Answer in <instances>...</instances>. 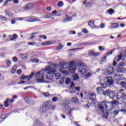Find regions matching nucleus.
Here are the masks:
<instances>
[{
    "label": "nucleus",
    "instance_id": "nucleus-7",
    "mask_svg": "<svg viewBox=\"0 0 126 126\" xmlns=\"http://www.w3.org/2000/svg\"><path fill=\"white\" fill-rule=\"evenodd\" d=\"M60 66L62 69H67L69 67V64L67 62H61L60 63Z\"/></svg>",
    "mask_w": 126,
    "mask_h": 126
},
{
    "label": "nucleus",
    "instance_id": "nucleus-23",
    "mask_svg": "<svg viewBox=\"0 0 126 126\" xmlns=\"http://www.w3.org/2000/svg\"><path fill=\"white\" fill-rule=\"evenodd\" d=\"M75 70H76V67H68V71L70 72V73H74V72H75Z\"/></svg>",
    "mask_w": 126,
    "mask_h": 126
},
{
    "label": "nucleus",
    "instance_id": "nucleus-6",
    "mask_svg": "<svg viewBox=\"0 0 126 126\" xmlns=\"http://www.w3.org/2000/svg\"><path fill=\"white\" fill-rule=\"evenodd\" d=\"M44 104L46 106V108L49 109V110H53L56 109V105H53V102H52V101L48 100L45 102Z\"/></svg>",
    "mask_w": 126,
    "mask_h": 126
},
{
    "label": "nucleus",
    "instance_id": "nucleus-49",
    "mask_svg": "<svg viewBox=\"0 0 126 126\" xmlns=\"http://www.w3.org/2000/svg\"><path fill=\"white\" fill-rule=\"evenodd\" d=\"M87 78H89L91 76L92 74L90 72H88L87 74L84 75Z\"/></svg>",
    "mask_w": 126,
    "mask_h": 126
},
{
    "label": "nucleus",
    "instance_id": "nucleus-19",
    "mask_svg": "<svg viewBox=\"0 0 126 126\" xmlns=\"http://www.w3.org/2000/svg\"><path fill=\"white\" fill-rule=\"evenodd\" d=\"M52 44H53V42L52 41H46L42 43V46H49Z\"/></svg>",
    "mask_w": 126,
    "mask_h": 126
},
{
    "label": "nucleus",
    "instance_id": "nucleus-51",
    "mask_svg": "<svg viewBox=\"0 0 126 126\" xmlns=\"http://www.w3.org/2000/svg\"><path fill=\"white\" fill-rule=\"evenodd\" d=\"M0 19H1L2 20H7V18L5 17H4L2 15H0Z\"/></svg>",
    "mask_w": 126,
    "mask_h": 126
},
{
    "label": "nucleus",
    "instance_id": "nucleus-26",
    "mask_svg": "<svg viewBox=\"0 0 126 126\" xmlns=\"http://www.w3.org/2000/svg\"><path fill=\"white\" fill-rule=\"evenodd\" d=\"M69 65H70L69 67H76V66H75V63L74 62V61H71L69 63Z\"/></svg>",
    "mask_w": 126,
    "mask_h": 126
},
{
    "label": "nucleus",
    "instance_id": "nucleus-8",
    "mask_svg": "<svg viewBox=\"0 0 126 126\" xmlns=\"http://www.w3.org/2000/svg\"><path fill=\"white\" fill-rule=\"evenodd\" d=\"M32 8H34V4L31 2L27 4L24 7L25 10H30Z\"/></svg>",
    "mask_w": 126,
    "mask_h": 126
},
{
    "label": "nucleus",
    "instance_id": "nucleus-13",
    "mask_svg": "<svg viewBox=\"0 0 126 126\" xmlns=\"http://www.w3.org/2000/svg\"><path fill=\"white\" fill-rule=\"evenodd\" d=\"M123 91H124V89H121L118 92L117 98V99H121L123 98Z\"/></svg>",
    "mask_w": 126,
    "mask_h": 126
},
{
    "label": "nucleus",
    "instance_id": "nucleus-12",
    "mask_svg": "<svg viewBox=\"0 0 126 126\" xmlns=\"http://www.w3.org/2000/svg\"><path fill=\"white\" fill-rule=\"evenodd\" d=\"M88 54H90V56H93V57H97V56L100 55V53H94V50H91L88 51Z\"/></svg>",
    "mask_w": 126,
    "mask_h": 126
},
{
    "label": "nucleus",
    "instance_id": "nucleus-9",
    "mask_svg": "<svg viewBox=\"0 0 126 126\" xmlns=\"http://www.w3.org/2000/svg\"><path fill=\"white\" fill-rule=\"evenodd\" d=\"M35 75V73L34 72H32L31 74L29 76H25V75H22L20 77V79H21L22 80H24V79H26V78H28L29 79H30V78H32Z\"/></svg>",
    "mask_w": 126,
    "mask_h": 126
},
{
    "label": "nucleus",
    "instance_id": "nucleus-2",
    "mask_svg": "<svg viewBox=\"0 0 126 126\" xmlns=\"http://www.w3.org/2000/svg\"><path fill=\"white\" fill-rule=\"evenodd\" d=\"M116 104H117V101H113V102H109L103 101L98 105V108L103 113L102 117L103 119H107L108 116L109 115V112H104V109L105 108L106 110H112L113 108L115 106Z\"/></svg>",
    "mask_w": 126,
    "mask_h": 126
},
{
    "label": "nucleus",
    "instance_id": "nucleus-21",
    "mask_svg": "<svg viewBox=\"0 0 126 126\" xmlns=\"http://www.w3.org/2000/svg\"><path fill=\"white\" fill-rule=\"evenodd\" d=\"M123 59V54H120L115 57V61L116 62H120Z\"/></svg>",
    "mask_w": 126,
    "mask_h": 126
},
{
    "label": "nucleus",
    "instance_id": "nucleus-37",
    "mask_svg": "<svg viewBox=\"0 0 126 126\" xmlns=\"http://www.w3.org/2000/svg\"><path fill=\"white\" fill-rule=\"evenodd\" d=\"M100 86L102 88H107V87L108 86V85L107 84V83H101L100 84Z\"/></svg>",
    "mask_w": 126,
    "mask_h": 126
},
{
    "label": "nucleus",
    "instance_id": "nucleus-52",
    "mask_svg": "<svg viewBox=\"0 0 126 126\" xmlns=\"http://www.w3.org/2000/svg\"><path fill=\"white\" fill-rule=\"evenodd\" d=\"M72 111H74V108H72L70 109L68 113L69 117H72V115H71V112H72Z\"/></svg>",
    "mask_w": 126,
    "mask_h": 126
},
{
    "label": "nucleus",
    "instance_id": "nucleus-50",
    "mask_svg": "<svg viewBox=\"0 0 126 126\" xmlns=\"http://www.w3.org/2000/svg\"><path fill=\"white\" fill-rule=\"evenodd\" d=\"M28 45H31V46H35V45H36V42H29L28 43Z\"/></svg>",
    "mask_w": 126,
    "mask_h": 126
},
{
    "label": "nucleus",
    "instance_id": "nucleus-33",
    "mask_svg": "<svg viewBox=\"0 0 126 126\" xmlns=\"http://www.w3.org/2000/svg\"><path fill=\"white\" fill-rule=\"evenodd\" d=\"M64 79H65V76H63L61 80L60 81V84H63V82H64Z\"/></svg>",
    "mask_w": 126,
    "mask_h": 126
},
{
    "label": "nucleus",
    "instance_id": "nucleus-24",
    "mask_svg": "<svg viewBox=\"0 0 126 126\" xmlns=\"http://www.w3.org/2000/svg\"><path fill=\"white\" fill-rule=\"evenodd\" d=\"M71 101L73 103H75V104H77L79 102V100L76 97H72L71 98Z\"/></svg>",
    "mask_w": 126,
    "mask_h": 126
},
{
    "label": "nucleus",
    "instance_id": "nucleus-14",
    "mask_svg": "<svg viewBox=\"0 0 126 126\" xmlns=\"http://www.w3.org/2000/svg\"><path fill=\"white\" fill-rule=\"evenodd\" d=\"M122 75L120 74H116L114 75V78L117 81H120V80H122L123 79H122Z\"/></svg>",
    "mask_w": 126,
    "mask_h": 126
},
{
    "label": "nucleus",
    "instance_id": "nucleus-40",
    "mask_svg": "<svg viewBox=\"0 0 126 126\" xmlns=\"http://www.w3.org/2000/svg\"><path fill=\"white\" fill-rule=\"evenodd\" d=\"M117 72H123V67H120V66H118L117 67Z\"/></svg>",
    "mask_w": 126,
    "mask_h": 126
},
{
    "label": "nucleus",
    "instance_id": "nucleus-18",
    "mask_svg": "<svg viewBox=\"0 0 126 126\" xmlns=\"http://www.w3.org/2000/svg\"><path fill=\"white\" fill-rule=\"evenodd\" d=\"M43 126V124L41 123L39 120H35L34 123L33 124V126Z\"/></svg>",
    "mask_w": 126,
    "mask_h": 126
},
{
    "label": "nucleus",
    "instance_id": "nucleus-42",
    "mask_svg": "<svg viewBox=\"0 0 126 126\" xmlns=\"http://www.w3.org/2000/svg\"><path fill=\"white\" fill-rule=\"evenodd\" d=\"M70 81H71L70 78H67L65 80V84H66V85H68V84H69V83H70Z\"/></svg>",
    "mask_w": 126,
    "mask_h": 126
},
{
    "label": "nucleus",
    "instance_id": "nucleus-34",
    "mask_svg": "<svg viewBox=\"0 0 126 126\" xmlns=\"http://www.w3.org/2000/svg\"><path fill=\"white\" fill-rule=\"evenodd\" d=\"M4 13L6 14V16H9L10 17H12L13 14L10 12H5Z\"/></svg>",
    "mask_w": 126,
    "mask_h": 126
},
{
    "label": "nucleus",
    "instance_id": "nucleus-61",
    "mask_svg": "<svg viewBox=\"0 0 126 126\" xmlns=\"http://www.w3.org/2000/svg\"><path fill=\"white\" fill-rule=\"evenodd\" d=\"M98 50L99 51H104L105 50V48H104L103 47L99 46L98 47Z\"/></svg>",
    "mask_w": 126,
    "mask_h": 126
},
{
    "label": "nucleus",
    "instance_id": "nucleus-63",
    "mask_svg": "<svg viewBox=\"0 0 126 126\" xmlns=\"http://www.w3.org/2000/svg\"><path fill=\"white\" fill-rule=\"evenodd\" d=\"M22 72V70H21V69H18L17 70V73L18 74H21V73Z\"/></svg>",
    "mask_w": 126,
    "mask_h": 126
},
{
    "label": "nucleus",
    "instance_id": "nucleus-55",
    "mask_svg": "<svg viewBox=\"0 0 126 126\" xmlns=\"http://www.w3.org/2000/svg\"><path fill=\"white\" fill-rule=\"evenodd\" d=\"M63 46L62 45H60L59 46L57 47L56 48V50H62L63 48Z\"/></svg>",
    "mask_w": 126,
    "mask_h": 126
},
{
    "label": "nucleus",
    "instance_id": "nucleus-57",
    "mask_svg": "<svg viewBox=\"0 0 126 126\" xmlns=\"http://www.w3.org/2000/svg\"><path fill=\"white\" fill-rule=\"evenodd\" d=\"M82 32H83V33H85V34H87V33H88V31L86 30V29H83Z\"/></svg>",
    "mask_w": 126,
    "mask_h": 126
},
{
    "label": "nucleus",
    "instance_id": "nucleus-43",
    "mask_svg": "<svg viewBox=\"0 0 126 126\" xmlns=\"http://www.w3.org/2000/svg\"><path fill=\"white\" fill-rule=\"evenodd\" d=\"M52 16L53 15H52L51 14H46L44 15V18L49 19V18H51Z\"/></svg>",
    "mask_w": 126,
    "mask_h": 126
},
{
    "label": "nucleus",
    "instance_id": "nucleus-47",
    "mask_svg": "<svg viewBox=\"0 0 126 126\" xmlns=\"http://www.w3.org/2000/svg\"><path fill=\"white\" fill-rule=\"evenodd\" d=\"M12 61L14 63H17L18 62V59L16 57H14L12 58Z\"/></svg>",
    "mask_w": 126,
    "mask_h": 126
},
{
    "label": "nucleus",
    "instance_id": "nucleus-45",
    "mask_svg": "<svg viewBox=\"0 0 126 126\" xmlns=\"http://www.w3.org/2000/svg\"><path fill=\"white\" fill-rule=\"evenodd\" d=\"M62 74L60 73H58L55 75L56 79H60Z\"/></svg>",
    "mask_w": 126,
    "mask_h": 126
},
{
    "label": "nucleus",
    "instance_id": "nucleus-15",
    "mask_svg": "<svg viewBox=\"0 0 126 126\" xmlns=\"http://www.w3.org/2000/svg\"><path fill=\"white\" fill-rule=\"evenodd\" d=\"M19 57L22 60H27L28 58V53L20 54Z\"/></svg>",
    "mask_w": 126,
    "mask_h": 126
},
{
    "label": "nucleus",
    "instance_id": "nucleus-56",
    "mask_svg": "<svg viewBox=\"0 0 126 126\" xmlns=\"http://www.w3.org/2000/svg\"><path fill=\"white\" fill-rule=\"evenodd\" d=\"M43 95H44L45 97H49V96H50V94L48 93H43Z\"/></svg>",
    "mask_w": 126,
    "mask_h": 126
},
{
    "label": "nucleus",
    "instance_id": "nucleus-27",
    "mask_svg": "<svg viewBox=\"0 0 126 126\" xmlns=\"http://www.w3.org/2000/svg\"><path fill=\"white\" fill-rule=\"evenodd\" d=\"M8 102H9V98H7L6 101H4V106L7 108L9 107V104H8Z\"/></svg>",
    "mask_w": 126,
    "mask_h": 126
},
{
    "label": "nucleus",
    "instance_id": "nucleus-48",
    "mask_svg": "<svg viewBox=\"0 0 126 126\" xmlns=\"http://www.w3.org/2000/svg\"><path fill=\"white\" fill-rule=\"evenodd\" d=\"M39 38H40V39H47V36H46V35H40L38 36Z\"/></svg>",
    "mask_w": 126,
    "mask_h": 126
},
{
    "label": "nucleus",
    "instance_id": "nucleus-64",
    "mask_svg": "<svg viewBox=\"0 0 126 126\" xmlns=\"http://www.w3.org/2000/svg\"><path fill=\"white\" fill-rule=\"evenodd\" d=\"M73 87H74V83H73V82H71V85H70V88L71 89H72V88H73Z\"/></svg>",
    "mask_w": 126,
    "mask_h": 126
},
{
    "label": "nucleus",
    "instance_id": "nucleus-59",
    "mask_svg": "<svg viewBox=\"0 0 126 126\" xmlns=\"http://www.w3.org/2000/svg\"><path fill=\"white\" fill-rule=\"evenodd\" d=\"M6 118H7V116H4V115H1L0 116V119L1 120H5V119H6Z\"/></svg>",
    "mask_w": 126,
    "mask_h": 126
},
{
    "label": "nucleus",
    "instance_id": "nucleus-29",
    "mask_svg": "<svg viewBox=\"0 0 126 126\" xmlns=\"http://www.w3.org/2000/svg\"><path fill=\"white\" fill-rule=\"evenodd\" d=\"M95 97H96V95L95 94H92L90 95V100H91V101H92V102H94Z\"/></svg>",
    "mask_w": 126,
    "mask_h": 126
},
{
    "label": "nucleus",
    "instance_id": "nucleus-4",
    "mask_svg": "<svg viewBox=\"0 0 126 126\" xmlns=\"http://www.w3.org/2000/svg\"><path fill=\"white\" fill-rule=\"evenodd\" d=\"M104 81L109 87L113 86L115 83L114 79H113V77L112 76H108L104 78Z\"/></svg>",
    "mask_w": 126,
    "mask_h": 126
},
{
    "label": "nucleus",
    "instance_id": "nucleus-62",
    "mask_svg": "<svg viewBox=\"0 0 126 126\" xmlns=\"http://www.w3.org/2000/svg\"><path fill=\"white\" fill-rule=\"evenodd\" d=\"M124 66L125 63H120L119 65V66H120V67H124Z\"/></svg>",
    "mask_w": 126,
    "mask_h": 126
},
{
    "label": "nucleus",
    "instance_id": "nucleus-16",
    "mask_svg": "<svg viewBox=\"0 0 126 126\" xmlns=\"http://www.w3.org/2000/svg\"><path fill=\"white\" fill-rule=\"evenodd\" d=\"M111 27L110 28V29H116V28H119V27H120L119 24L116 23H111Z\"/></svg>",
    "mask_w": 126,
    "mask_h": 126
},
{
    "label": "nucleus",
    "instance_id": "nucleus-54",
    "mask_svg": "<svg viewBox=\"0 0 126 126\" xmlns=\"http://www.w3.org/2000/svg\"><path fill=\"white\" fill-rule=\"evenodd\" d=\"M101 90H102V88L98 87L96 89V91H97V93H98V94H100V93H101Z\"/></svg>",
    "mask_w": 126,
    "mask_h": 126
},
{
    "label": "nucleus",
    "instance_id": "nucleus-11",
    "mask_svg": "<svg viewBox=\"0 0 126 126\" xmlns=\"http://www.w3.org/2000/svg\"><path fill=\"white\" fill-rule=\"evenodd\" d=\"M25 101L27 104L30 105H33L34 104V100L31 97H26L25 98Z\"/></svg>",
    "mask_w": 126,
    "mask_h": 126
},
{
    "label": "nucleus",
    "instance_id": "nucleus-46",
    "mask_svg": "<svg viewBox=\"0 0 126 126\" xmlns=\"http://www.w3.org/2000/svg\"><path fill=\"white\" fill-rule=\"evenodd\" d=\"M101 61L102 63H105V62H107V56H104L101 59Z\"/></svg>",
    "mask_w": 126,
    "mask_h": 126
},
{
    "label": "nucleus",
    "instance_id": "nucleus-38",
    "mask_svg": "<svg viewBox=\"0 0 126 126\" xmlns=\"http://www.w3.org/2000/svg\"><path fill=\"white\" fill-rule=\"evenodd\" d=\"M31 62L32 63H39V59L37 58H34L33 59L31 60Z\"/></svg>",
    "mask_w": 126,
    "mask_h": 126
},
{
    "label": "nucleus",
    "instance_id": "nucleus-36",
    "mask_svg": "<svg viewBox=\"0 0 126 126\" xmlns=\"http://www.w3.org/2000/svg\"><path fill=\"white\" fill-rule=\"evenodd\" d=\"M57 5L59 7H62L63 6V1H60L58 2Z\"/></svg>",
    "mask_w": 126,
    "mask_h": 126
},
{
    "label": "nucleus",
    "instance_id": "nucleus-10",
    "mask_svg": "<svg viewBox=\"0 0 126 126\" xmlns=\"http://www.w3.org/2000/svg\"><path fill=\"white\" fill-rule=\"evenodd\" d=\"M115 71V69L113 67H109L107 69H106V73L108 75H111L114 73Z\"/></svg>",
    "mask_w": 126,
    "mask_h": 126
},
{
    "label": "nucleus",
    "instance_id": "nucleus-1",
    "mask_svg": "<svg viewBox=\"0 0 126 126\" xmlns=\"http://www.w3.org/2000/svg\"><path fill=\"white\" fill-rule=\"evenodd\" d=\"M56 72V69H51L50 65H48L43 70L35 73V77L36 78V81L37 83H44L46 82L44 78L45 74H47L45 76L46 79L51 80L53 78V74H55Z\"/></svg>",
    "mask_w": 126,
    "mask_h": 126
},
{
    "label": "nucleus",
    "instance_id": "nucleus-30",
    "mask_svg": "<svg viewBox=\"0 0 126 126\" xmlns=\"http://www.w3.org/2000/svg\"><path fill=\"white\" fill-rule=\"evenodd\" d=\"M107 12L110 15H112V14H114L115 13V10H114L113 9H108Z\"/></svg>",
    "mask_w": 126,
    "mask_h": 126
},
{
    "label": "nucleus",
    "instance_id": "nucleus-20",
    "mask_svg": "<svg viewBox=\"0 0 126 126\" xmlns=\"http://www.w3.org/2000/svg\"><path fill=\"white\" fill-rule=\"evenodd\" d=\"M62 107L63 108H64L65 110H67L68 108H69V106H68V102L66 101L63 103Z\"/></svg>",
    "mask_w": 126,
    "mask_h": 126
},
{
    "label": "nucleus",
    "instance_id": "nucleus-5",
    "mask_svg": "<svg viewBox=\"0 0 126 126\" xmlns=\"http://www.w3.org/2000/svg\"><path fill=\"white\" fill-rule=\"evenodd\" d=\"M104 96H108L110 99H114V97L116 96L115 95V91L111 90H107L103 93Z\"/></svg>",
    "mask_w": 126,
    "mask_h": 126
},
{
    "label": "nucleus",
    "instance_id": "nucleus-58",
    "mask_svg": "<svg viewBox=\"0 0 126 126\" xmlns=\"http://www.w3.org/2000/svg\"><path fill=\"white\" fill-rule=\"evenodd\" d=\"M53 102H57L58 101V97H54L52 98V99Z\"/></svg>",
    "mask_w": 126,
    "mask_h": 126
},
{
    "label": "nucleus",
    "instance_id": "nucleus-35",
    "mask_svg": "<svg viewBox=\"0 0 126 126\" xmlns=\"http://www.w3.org/2000/svg\"><path fill=\"white\" fill-rule=\"evenodd\" d=\"M89 26L91 27H94V21H90L88 22Z\"/></svg>",
    "mask_w": 126,
    "mask_h": 126
},
{
    "label": "nucleus",
    "instance_id": "nucleus-44",
    "mask_svg": "<svg viewBox=\"0 0 126 126\" xmlns=\"http://www.w3.org/2000/svg\"><path fill=\"white\" fill-rule=\"evenodd\" d=\"M63 69H60V72L63 73V74H67V71L65 70H63Z\"/></svg>",
    "mask_w": 126,
    "mask_h": 126
},
{
    "label": "nucleus",
    "instance_id": "nucleus-17",
    "mask_svg": "<svg viewBox=\"0 0 126 126\" xmlns=\"http://www.w3.org/2000/svg\"><path fill=\"white\" fill-rule=\"evenodd\" d=\"M47 107L45 106L44 104L40 107V113H45L47 111Z\"/></svg>",
    "mask_w": 126,
    "mask_h": 126
},
{
    "label": "nucleus",
    "instance_id": "nucleus-25",
    "mask_svg": "<svg viewBox=\"0 0 126 126\" xmlns=\"http://www.w3.org/2000/svg\"><path fill=\"white\" fill-rule=\"evenodd\" d=\"M72 20V17H67L65 19L63 20V22H69Z\"/></svg>",
    "mask_w": 126,
    "mask_h": 126
},
{
    "label": "nucleus",
    "instance_id": "nucleus-28",
    "mask_svg": "<svg viewBox=\"0 0 126 126\" xmlns=\"http://www.w3.org/2000/svg\"><path fill=\"white\" fill-rule=\"evenodd\" d=\"M18 38V36L16 34H13V37L10 38V41H14V40H16Z\"/></svg>",
    "mask_w": 126,
    "mask_h": 126
},
{
    "label": "nucleus",
    "instance_id": "nucleus-31",
    "mask_svg": "<svg viewBox=\"0 0 126 126\" xmlns=\"http://www.w3.org/2000/svg\"><path fill=\"white\" fill-rule=\"evenodd\" d=\"M17 69V65H14L13 67L12 68L11 71V73H14V72H15Z\"/></svg>",
    "mask_w": 126,
    "mask_h": 126
},
{
    "label": "nucleus",
    "instance_id": "nucleus-39",
    "mask_svg": "<svg viewBox=\"0 0 126 126\" xmlns=\"http://www.w3.org/2000/svg\"><path fill=\"white\" fill-rule=\"evenodd\" d=\"M6 64H7V67H9V66H10V65L11 64V61H10V60H6Z\"/></svg>",
    "mask_w": 126,
    "mask_h": 126
},
{
    "label": "nucleus",
    "instance_id": "nucleus-3",
    "mask_svg": "<svg viewBox=\"0 0 126 126\" xmlns=\"http://www.w3.org/2000/svg\"><path fill=\"white\" fill-rule=\"evenodd\" d=\"M77 65L79 67L78 71L83 76L87 72V65L83 63H79Z\"/></svg>",
    "mask_w": 126,
    "mask_h": 126
},
{
    "label": "nucleus",
    "instance_id": "nucleus-53",
    "mask_svg": "<svg viewBox=\"0 0 126 126\" xmlns=\"http://www.w3.org/2000/svg\"><path fill=\"white\" fill-rule=\"evenodd\" d=\"M79 77H78V75L77 74L74 75L73 77L74 80H77V79H79Z\"/></svg>",
    "mask_w": 126,
    "mask_h": 126
},
{
    "label": "nucleus",
    "instance_id": "nucleus-22",
    "mask_svg": "<svg viewBox=\"0 0 126 126\" xmlns=\"http://www.w3.org/2000/svg\"><path fill=\"white\" fill-rule=\"evenodd\" d=\"M27 21H28V22H38L41 21V19H30L27 20Z\"/></svg>",
    "mask_w": 126,
    "mask_h": 126
},
{
    "label": "nucleus",
    "instance_id": "nucleus-60",
    "mask_svg": "<svg viewBox=\"0 0 126 126\" xmlns=\"http://www.w3.org/2000/svg\"><path fill=\"white\" fill-rule=\"evenodd\" d=\"M76 32H75V31H70V32H69V34H70V35H72V34H76Z\"/></svg>",
    "mask_w": 126,
    "mask_h": 126
},
{
    "label": "nucleus",
    "instance_id": "nucleus-41",
    "mask_svg": "<svg viewBox=\"0 0 126 126\" xmlns=\"http://www.w3.org/2000/svg\"><path fill=\"white\" fill-rule=\"evenodd\" d=\"M119 113H120V111L119 110H115L113 111L114 116H118L119 115Z\"/></svg>",
    "mask_w": 126,
    "mask_h": 126
},
{
    "label": "nucleus",
    "instance_id": "nucleus-32",
    "mask_svg": "<svg viewBox=\"0 0 126 126\" xmlns=\"http://www.w3.org/2000/svg\"><path fill=\"white\" fill-rule=\"evenodd\" d=\"M120 84L122 87H124L126 89V81L120 82Z\"/></svg>",
    "mask_w": 126,
    "mask_h": 126
}]
</instances>
